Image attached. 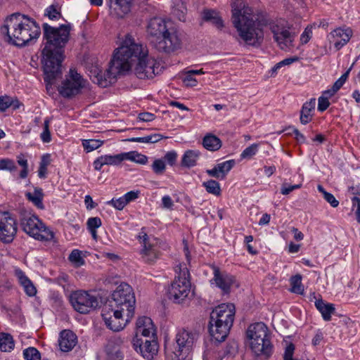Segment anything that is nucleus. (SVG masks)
<instances>
[{
	"instance_id": "7",
	"label": "nucleus",
	"mask_w": 360,
	"mask_h": 360,
	"mask_svg": "<svg viewBox=\"0 0 360 360\" xmlns=\"http://www.w3.org/2000/svg\"><path fill=\"white\" fill-rule=\"evenodd\" d=\"M198 338L195 332L185 328L179 330L175 338L174 349H170L165 345L166 354L172 360H191L190 354Z\"/></svg>"
},
{
	"instance_id": "33",
	"label": "nucleus",
	"mask_w": 360,
	"mask_h": 360,
	"mask_svg": "<svg viewBox=\"0 0 360 360\" xmlns=\"http://www.w3.org/2000/svg\"><path fill=\"white\" fill-rule=\"evenodd\" d=\"M202 146L210 151H216L221 147V141L217 136L209 134L203 138Z\"/></svg>"
},
{
	"instance_id": "62",
	"label": "nucleus",
	"mask_w": 360,
	"mask_h": 360,
	"mask_svg": "<svg viewBox=\"0 0 360 360\" xmlns=\"http://www.w3.org/2000/svg\"><path fill=\"white\" fill-rule=\"evenodd\" d=\"M177 158V153L175 151H169L167 152L165 155V161H166L169 165H174Z\"/></svg>"
},
{
	"instance_id": "15",
	"label": "nucleus",
	"mask_w": 360,
	"mask_h": 360,
	"mask_svg": "<svg viewBox=\"0 0 360 360\" xmlns=\"http://www.w3.org/2000/svg\"><path fill=\"white\" fill-rule=\"evenodd\" d=\"M137 238L141 246L140 255L142 260L147 264H154L160 256L157 245L150 240L144 228L141 229Z\"/></svg>"
},
{
	"instance_id": "16",
	"label": "nucleus",
	"mask_w": 360,
	"mask_h": 360,
	"mask_svg": "<svg viewBox=\"0 0 360 360\" xmlns=\"http://www.w3.org/2000/svg\"><path fill=\"white\" fill-rule=\"evenodd\" d=\"M15 219L8 212H0V241L11 243L17 233Z\"/></svg>"
},
{
	"instance_id": "12",
	"label": "nucleus",
	"mask_w": 360,
	"mask_h": 360,
	"mask_svg": "<svg viewBox=\"0 0 360 360\" xmlns=\"http://www.w3.org/2000/svg\"><path fill=\"white\" fill-rule=\"evenodd\" d=\"M70 302L74 309L80 314H88L99 306L97 297L81 290L71 292Z\"/></svg>"
},
{
	"instance_id": "28",
	"label": "nucleus",
	"mask_w": 360,
	"mask_h": 360,
	"mask_svg": "<svg viewBox=\"0 0 360 360\" xmlns=\"http://www.w3.org/2000/svg\"><path fill=\"white\" fill-rule=\"evenodd\" d=\"M316 105V99L311 98L309 101L305 102L300 110V120L301 124H307L312 120Z\"/></svg>"
},
{
	"instance_id": "29",
	"label": "nucleus",
	"mask_w": 360,
	"mask_h": 360,
	"mask_svg": "<svg viewBox=\"0 0 360 360\" xmlns=\"http://www.w3.org/2000/svg\"><path fill=\"white\" fill-rule=\"evenodd\" d=\"M203 21L211 23L218 29L224 27V22L217 11L213 9H204L201 13Z\"/></svg>"
},
{
	"instance_id": "55",
	"label": "nucleus",
	"mask_w": 360,
	"mask_h": 360,
	"mask_svg": "<svg viewBox=\"0 0 360 360\" xmlns=\"http://www.w3.org/2000/svg\"><path fill=\"white\" fill-rule=\"evenodd\" d=\"M12 105L11 97L8 96H0V112H5Z\"/></svg>"
},
{
	"instance_id": "34",
	"label": "nucleus",
	"mask_w": 360,
	"mask_h": 360,
	"mask_svg": "<svg viewBox=\"0 0 360 360\" xmlns=\"http://www.w3.org/2000/svg\"><path fill=\"white\" fill-rule=\"evenodd\" d=\"M27 199L32 202L33 204L38 208L43 209L44 205L42 202L44 194L43 191L41 188H34L32 193L28 192L26 193Z\"/></svg>"
},
{
	"instance_id": "64",
	"label": "nucleus",
	"mask_w": 360,
	"mask_h": 360,
	"mask_svg": "<svg viewBox=\"0 0 360 360\" xmlns=\"http://www.w3.org/2000/svg\"><path fill=\"white\" fill-rule=\"evenodd\" d=\"M323 198L333 207H337L338 206L339 201L336 200L332 193H326Z\"/></svg>"
},
{
	"instance_id": "37",
	"label": "nucleus",
	"mask_w": 360,
	"mask_h": 360,
	"mask_svg": "<svg viewBox=\"0 0 360 360\" xmlns=\"http://www.w3.org/2000/svg\"><path fill=\"white\" fill-rule=\"evenodd\" d=\"M290 281L291 292L300 295H302L304 293V286L302 284V276L300 274L292 276Z\"/></svg>"
},
{
	"instance_id": "58",
	"label": "nucleus",
	"mask_w": 360,
	"mask_h": 360,
	"mask_svg": "<svg viewBox=\"0 0 360 360\" xmlns=\"http://www.w3.org/2000/svg\"><path fill=\"white\" fill-rule=\"evenodd\" d=\"M312 36V27L307 26L303 33L301 34L300 41L301 43L304 44H307Z\"/></svg>"
},
{
	"instance_id": "30",
	"label": "nucleus",
	"mask_w": 360,
	"mask_h": 360,
	"mask_svg": "<svg viewBox=\"0 0 360 360\" xmlns=\"http://www.w3.org/2000/svg\"><path fill=\"white\" fill-rule=\"evenodd\" d=\"M315 306L321 314L324 321H329L331 319V314L335 312V306L331 303H326L322 299L315 302Z\"/></svg>"
},
{
	"instance_id": "53",
	"label": "nucleus",
	"mask_w": 360,
	"mask_h": 360,
	"mask_svg": "<svg viewBox=\"0 0 360 360\" xmlns=\"http://www.w3.org/2000/svg\"><path fill=\"white\" fill-rule=\"evenodd\" d=\"M152 168L155 174H162L165 169V161L161 159L155 160L153 165Z\"/></svg>"
},
{
	"instance_id": "5",
	"label": "nucleus",
	"mask_w": 360,
	"mask_h": 360,
	"mask_svg": "<svg viewBox=\"0 0 360 360\" xmlns=\"http://www.w3.org/2000/svg\"><path fill=\"white\" fill-rule=\"evenodd\" d=\"M156 330L152 319L147 316L138 319L136 334L132 343L134 349L147 359H151L158 352Z\"/></svg>"
},
{
	"instance_id": "42",
	"label": "nucleus",
	"mask_w": 360,
	"mask_h": 360,
	"mask_svg": "<svg viewBox=\"0 0 360 360\" xmlns=\"http://www.w3.org/2000/svg\"><path fill=\"white\" fill-rule=\"evenodd\" d=\"M45 15L50 20H58L61 18L60 7L58 4H52L45 11Z\"/></svg>"
},
{
	"instance_id": "23",
	"label": "nucleus",
	"mask_w": 360,
	"mask_h": 360,
	"mask_svg": "<svg viewBox=\"0 0 360 360\" xmlns=\"http://www.w3.org/2000/svg\"><path fill=\"white\" fill-rule=\"evenodd\" d=\"M231 326L228 323L220 324L219 323L209 321V333L212 338L217 342H221L226 338Z\"/></svg>"
},
{
	"instance_id": "17",
	"label": "nucleus",
	"mask_w": 360,
	"mask_h": 360,
	"mask_svg": "<svg viewBox=\"0 0 360 360\" xmlns=\"http://www.w3.org/2000/svg\"><path fill=\"white\" fill-rule=\"evenodd\" d=\"M172 25L171 21L160 17L153 18L148 21L146 32L153 46Z\"/></svg>"
},
{
	"instance_id": "19",
	"label": "nucleus",
	"mask_w": 360,
	"mask_h": 360,
	"mask_svg": "<svg viewBox=\"0 0 360 360\" xmlns=\"http://www.w3.org/2000/svg\"><path fill=\"white\" fill-rule=\"evenodd\" d=\"M270 29L274 40L282 50H289L293 46L295 37L288 29L277 24L271 25Z\"/></svg>"
},
{
	"instance_id": "10",
	"label": "nucleus",
	"mask_w": 360,
	"mask_h": 360,
	"mask_svg": "<svg viewBox=\"0 0 360 360\" xmlns=\"http://www.w3.org/2000/svg\"><path fill=\"white\" fill-rule=\"evenodd\" d=\"M20 226L30 236L41 241L51 240L54 234L35 215L24 214L20 219Z\"/></svg>"
},
{
	"instance_id": "11",
	"label": "nucleus",
	"mask_w": 360,
	"mask_h": 360,
	"mask_svg": "<svg viewBox=\"0 0 360 360\" xmlns=\"http://www.w3.org/2000/svg\"><path fill=\"white\" fill-rule=\"evenodd\" d=\"M86 81L75 68H70L58 87L59 94L65 98H72L81 94Z\"/></svg>"
},
{
	"instance_id": "54",
	"label": "nucleus",
	"mask_w": 360,
	"mask_h": 360,
	"mask_svg": "<svg viewBox=\"0 0 360 360\" xmlns=\"http://www.w3.org/2000/svg\"><path fill=\"white\" fill-rule=\"evenodd\" d=\"M123 339L117 335L112 336L108 340L106 345H110L111 343L112 348L120 349L121 345L123 344Z\"/></svg>"
},
{
	"instance_id": "24",
	"label": "nucleus",
	"mask_w": 360,
	"mask_h": 360,
	"mask_svg": "<svg viewBox=\"0 0 360 360\" xmlns=\"http://www.w3.org/2000/svg\"><path fill=\"white\" fill-rule=\"evenodd\" d=\"M124 160V153L117 155H101L94 162V167L96 170L100 171L104 165H118Z\"/></svg>"
},
{
	"instance_id": "3",
	"label": "nucleus",
	"mask_w": 360,
	"mask_h": 360,
	"mask_svg": "<svg viewBox=\"0 0 360 360\" xmlns=\"http://www.w3.org/2000/svg\"><path fill=\"white\" fill-rule=\"evenodd\" d=\"M118 53L121 63H126L127 69L123 73L129 71L133 62L137 61L134 68V73L139 79H152L161 71L160 63L153 58L148 56V51L146 46L137 44L131 36H127L118 48Z\"/></svg>"
},
{
	"instance_id": "50",
	"label": "nucleus",
	"mask_w": 360,
	"mask_h": 360,
	"mask_svg": "<svg viewBox=\"0 0 360 360\" xmlns=\"http://www.w3.org/2000/svg\"><path fill=\"white\" fill-rule=\"evenodd\" d=\"M41 139L44 143H49L51 140L49 131V120L46 119L44 122V131L41 134Z\"/></svg>"
},
{
	"instance_id": "22",
	"label": "nucleus",
	"mask_w": 360,
	"mask_h": 360,
	"mask_svg": "<svg viewBox=\"0 0 360 360\" xmlns=\"http://www.w3.org/2000/svg\"><path fill=\"white\" fill-rule=\"evenodd\" d=\"M250 345L251 350L257 356L264 357L266 359L272 354L273 346L269 337L265 338L264 340L262 338L250 340Z\"/></svg>"
},
{
	"instance_id": "27",
	"label": "nucleus",
	"mask_w": 360,
	"mask_h": 360,
	"mask_svg": "<svg viewBox=\"0 0 360 360\" xmlns=\"http://www.w3.org/2000/svg\"><path fill=\"white\" fill-rule=\"evenodd\" d=\"M77 343V336L70 330H64L60 333L59 346L63 352L72 350Z\"/></svg>"
},
{
	"instance_id": "57",
	"label": "nucleus",
	"mask_w": 360,
	"mask_h": 360,
	"mask_svg": "<svg viewBox=\"0 0 360 360\" xmlns=\"http://www.w3.org/2000/svg\"><path fill=\"white\" fill-rule=\"evenodd\" d=\"M295 351V346L292 343H290L285 347L283 359L284 360H297L293 358V354Z\"/></svg>"
},
{
	"instance_id": "1",
	"label": "nucleus",
	"mask_w": 360,
	"mask_h": 360,
	"mask_svg": "<svg viewBox=\"0 0 360 360\" xmlns=\"http://www.w3.org/2000/svg\"><path fill=\"white\" fill-rule=\"evenodd\" d=\"M43 39L44 47L42 50V59L44 81L52 84L61 75V64L64 59L65 47L69 41L70 25H61L54 27L44 23Z\"/></svg>"
},
{
	"instance_id": "13",
	"label": "nucleus",
	"mask_w": 360,
	"mask_h": 360,
	"mask_svg": "<svg viewBox=\"0 0 360 360\" xmlns=\"http://www.w3.org/2000/svg\"><path fill=\"white\" fill-rule=\"evenodd\" d=\"M124 311L114 307L104 304L102 308L101 316L106 326L112 331L122 330L132 317L125 316Z\"/></svg>"
},
{
	"instance_id": "18",
	"label": "nucleus",
	"mask_w": 360,
	"mask_h": 360,
	"mask_svg": "<svg viewBox=\"0 0 360 360\" xmlns=\"http://www.w3.org/2000/svg\"><path fill=\"white\" fill-rule=\"evenodd\" d=\"M235 306L231 303L221 304L216 307L210 313V320L220 324L228 323L232 326L235 316Z\"/></svg>"
},
{
	"instance_id": "32",
	"label": "nucleus",
	"mask_w": 360,
	"mask_h": 360,
	"mask_svg": "<svg viewBox=\"0 0 360 360\" xmlns=\"http://www.w3.org/2000/svg\"><path fill=\"white\" fill-rule=\"evenodd\" d=\"M19 282L23 287L25 293L30 296L33 297L37 293V289L33 285L32 282L25 275L22 271L17 272Z\"/></svg>"
},
{
	"instance_id": "25",
	"label": "nucleus",
	"mask_w": 360,
	"mask_h": 360,
	"mask_svg": "<svg viewBox=\"0 0 360 360\" xmlns=\"http://www.w3.org/2000/svg\"><path fill=\"white\" fill-rule=\"evenodd\" d=\"M247 335L250 340L262 338L264 340L265 338L269 337L268 328L262 322L251 324L248 327Z\"/></svg>"
},
{
	"instance_id": "60",
	"label": "nucleus",
	"mask_w": 360,
	"mask_h": 360,
	"mask_svg": "<svg viewBox=\"0 0 360 360\" xmlns=\"http://www.w3.org/2000/svg\"><path fill=\"white\" fill-rule=\"evenodd\" d=\"M301 186H302V184H295V185H288V186L286 184H283L281 188V193L283 195H288L292 191L301 188Z\"/></svg>"
},
{
	"instance_id": "4",
	"label": "nucleus",
	"mask_w": 360,
	"mask_h": 360,
	"mask_svg": "<svg viewBox=\"0 0 360 360\" xmlns=\"http://www.w3.org/2000/svg\"><path fill=\"white\" fill-rule=\"evenodd\" d=\"M0 32L5 41L17 46H23L39 38L41 29L32 18L15 13L5 19Z\"/></svg>"
},
{
	"instance_id": "59",
	"label": "nucleus",
	"mask_w": 360,
	"mask_h": 360,
	"mask_svg": "<svg viewBox=\"0 0 360 360\" xmlns=\"http://www.w3.org/2000/svg\"><path fill=\"white\" fill-rule=\"evenodd\" d=\"M330 105L328 97L321 96L318 99V110L320 112L325 111Z\"/></svg>"
},
{
	"instance_id": "49",
	"label": "nucleus",
	"mask_w": 360,
	"mask_h": 360,
	"mask_svg": "<svg viewBox=\"0 0 360 360\" xmlns=\"http://www.w3.org/2000/svg\"><path fill=\"white\" fill-rule=\"evenodd\" d=\"M17 167L14 161L10 159H1L0 160V169L1 170H8L10 172L16 170Z\"/></svg>"
},
{
	"instance_id": "14",
	"label": "nucleus",
	"mask_w": 360,
	"mask_h": 360,
	"mask_svg": "<svg viewBox=\"0 0 360 360\" xmlns=\"http://www.w3.org/2000/svg\"><path fill=\"white\" fill-rule=\"evenodd\" d=\"M181 46V39L177 29L172 25L155 44V48L161 52L171 53Z\"/></svg>"
},
{
	"instance_id": "9",
	"label": "nucleus",
	"mask_w": 360,
	"mask_h": 360,
	"mask_svg": "<svg viewBox=\"0 0 360 360\" xmlns=\"http://www.w3.org/2000/svg\"><path fill=\"white\" fill-rule=\"evenodd\" d=\"M176 269L178 275L175 276L174 281L169 288V297L175 303H182L191 293L190 274L187 267L179 265Z\"/></svg>"
},
{
	"instance_id": "56",
	"label": "nucleus",
	"mask_w": 360,
	"mask_h": 360,
	"mask_svg": "<svg viewBox=\"0 0 360 360\" xmlns=\"http://www.w3.org/2000/svg\"><path fill=\"white\" fill-rule=\"evenodd\" d=\"M193 74L190 72V71H188L186 73V75L183 79V82L184 84L186 86H195L198 84V81L195 79V78L193 77Z\"/></svg>"
},
{
	"instance_id": "41",
	"label": "nucleus",
	"mask_w": 360,
	"mask_h": 360,
	"mask_svg": "<svg viewBox=\"0 0 360 360\" xmlns=\"http://www.w3.org/2000/svg\"><path fill=\"white\" fill-rule=\"evenodd\" d=\"M68 259L75 267H80L85 263L84 259L82 257V251L77 249H75L71 252Z\"/></svg>"
},
{
	"instance_id": "51",
	"label": "nucleus",
	"mask_w": 360,
	"mask_h": 360,
	"mask_svg": "<svg viewBox=\"0 0 360 360\" xmlns=\"http://www.w3.org/2000/svg\"><path fill=\"white\" fill-rule=\"evenodd\" d=\"M108 204L111 205L118 210H122L127 205L123 196L119 198H112L108 202Z\"/></svg>"
},
{
	"instance_id": "44",
	"label": "nucleus",
	"mask_w": 360,
	"mask_h": 360,
	"mask_svg": "<svg viewBox=\"0 0 360 360\" xmlns=\"http://www.w3.org/2000/svg\"><path fill=\"white\" fill-rule=\"evenodd\" d=\"M23 356L25 360H41L40 352L34 347H30L24 349Z\"/></svg>"
},
{
	"instance_id": "21",
	"label": "nucleus",
	"mask_w": 360,
	"mask_h": 360,
	"mask_svg": "<svg viewBox=\"0 0 360 360\" xmlns=\"http://www.w3.org/2000/svg\"><path fill=\"white\" fill-rule=\"evenodd\" d=\"M352 30L350 28H337L328 35V40L333 43L337 51L341 49L350 40Z\"/></svg>"
},
{
	"instance_id": "48",
	"label": "nucleus",
	"mask_w": 360,
	"mask_h": 360,
	"mask_svg": "<svg viewBox=\"0 0 360 360\" xmlns=\"http://www.w3.org/2000/svg\"><path fill=\"white\" fill-rule=\"evenodd\" d=\"M221 356L216 349H207L203 354V360H221Z\"/></svg>"
},
{
	"instance_id": "31",
	"label": "nucleus",
	"mask_w": 360,
	"mask_h": 360,
	"mask_svg": "<svg viewBox=\"0 0 360 360\" xmlns=\"http://www.w3.org/2000/svg\"><path fill=\"white\" fill-rule=\"evenodd\" d=\"M200 155V153L197 150H186L182 156L181 165L188 168L195 166Z\"/></svg>"
},
{
	"instance_id": "38",
	"label": "nucleus",
	"mask_w": 360,
	"mask_h": 360,
	"mask_svg": "<svg viewBox=\"0 0 360 360\" xmlns=\"http://www.w3.org/2000/svg\"><path fill=\"white\" fill-rule=\"evenodd\" d=\"M235 164L236 162L234 160H229L216 165L218 172L221 176V179H224L226 178L227 174L233 167Z\"/></svg>"
},
{
	"instance_id": "40",
	"label": "nucleus",
	"mask_w": 360,
	"mask_h": 360,
	"mask_svg": "<svg viewBox=\"0 0 360 360\" xmlns=\"http://www.w3.org/2000/svg\"><path fill=\"white\" fill-rule=\"evenodd\" d=\"M111 343L105 345V353L110 360H123L124 353L121 349L111 347Z\"/></svg>"
},
{
	"instance_id": "26",
	"label": "nucleus",
	"mask_w": 360,
	"mask_h": 360,
	"mask_svg": "<svg viewBox=\"0 0 360 360\" xmlns=\"http://www.w3.org/2000/svg\"><path fill=\"white\" fill-rule=\"evenodd\" d=\"M131 0H110L112 14L117 18H123L131 9Z\"/></svg>"
},
{
	"instance_id": "46",
	"label": "nucleus",
	"mask_w": 360,
	"mask_h": 360,
	"mask_svg": "<svg viewBox=\"0 0 360 360\" xmlns=\"http://www.w3.org/2000/svg\"><path fill=\"white\" fill-rule=\"evenodd\" d=\"M18 163L20 166L22 167V169L20 172V177L21 179H25L27 177L28 174V163L27 160L25 158L24 155H21L18 157Z\"/></svg>"
},
{
	"instance_id": "36",
	"label": "nucleus",
	"mask_w": 360,
	"mask_h": 360,
	"mask_svg": "<svg viewBox=\"0 0 360 360\" xmlns=\"http://www.w3.org/2000/svg\"><path fill=\"white\" fill-rule=\"evenodd\" d=\"M202 186L205 188L208 193L216 196L221 195V187L219 182L215 180L210 179L202 183Z\"/></svg>"
},
{
	"instance_id": "39",
	"label": "nucleus",
	"mask_w": 360,
	"mask_h": 360,
	"mask_svg": "<svg viewBox=\"0 0 360 360\" xmlns=\"http://www.w3.org/2000/svg\"><path fill=\"white\" fill-rule=\"evenodd\" d=\"M124 160H129L136 163L145 165L148 161V158L145 155L139 153L136 151H131L129 153H124Z\"/></svg>"
},
{
	"instance_id": "35",
	"label": "nucleus",
	"mask_w": 360,
	"mask_h": 360,
	"mask_svg": "<svg viewBox=\"0 0 360 360\" xmlns=\"http://www.w3.org/2000/svg\"><path fill=\"white\" fill-rule=\"evenodd\" d=\"M15 347V342L11 335L1 333L0 334V350L4 352H11Z\"/></svg>"
},
{
	"instance_id": "52",
	"label": "nucleus",
	"mask_w": 360,
	"mask_h": 360,
	"mask_svg": "<svg viewBox=\"0 0 360 360\" xmlns=\"http://www.w3.org/2000/svg\"><path fill=\"white\" fill-rule=\"evenodd\" d=\"M102 224L101 219L98 217H90L88 219L86 225L88 230H96Z\"/></svg>"
},
{
	"instance_id": "2",
	"label": "nucleus",
	"mask_w": 360,
	"mask_h": 360,
	"mask_svg": "<svg viewBox=\"0 0 360 360\" xmlns=\"http://www.w3.org/2000/svg\"><path fill=\"white\" fill-rule=\"evenodd\" d=\"M232 22L238 34V42L245 46L259 47L264 40V20L254 19L253 10L244 0L232 4Z\"/></svg>"
},
{
	"instance_id": "43",
	"label": "nucleus",
	"mask_w": 360,
	"mask_h": 360,
	"mask_svg": "<svg viewBox=\"0 0 360 360\" xmlns=\"http://www.w3.org/2000/svg\"><path fill=\"white\" fill-rule=\"evenodd\" d=\"M186 12H187L186 6L183 2H181V4H178L173 8L172 14L179 20L184 22L186 20Z\"/></svg>"
},
{
	"instance_id": "61",
	"label": "nucleus",
	"mask_w": 360,
	"mask_h": 360,
	"mask_svg": "<svg viewBox=\"0 0 360 360\" xmlns=\"http://www.w3.org/2000/svg\"><path fill=\"white\" fill-rule=\"evenodd\" d=\"M162 207L165 209L173 210L174 202L169 195H164L162 198Z\"/></svg>"
},
{
	"instance_id": "63",
	"label": "nucleus",
	"mask_w": 360,
	"mask_h": 360,
	"mask_svg": "<svg viewBox=\"0 0 360 360\" xmlns=\"http://www.w3.org/2000/svg\"><path fill=\"white\" fill-rule=\"evenodd\" d=\"M155 118V115L154 114L148 112H141L138 115V119L142 122H151Z\"/></svg>"
},
{
	"instance_id": "20",
	"label": "nucleus",
	"mask_w": 360,
	"mask_h": 360,
	"mask_svg": "<svg viewBox=\"0 0 360 360\" xmlns=\"http://www.w3.org/2000/svg\"><path fill=\"white\" fill-rule=\"evenodd\" d=\"M211 267L214 274L211 281H214L216 286L220 288L224 294H229L235 281L234 277L225 271H221L219 268L214 264Z\"/></svg>"
},
{
	"instance_id": "45",
	"label": "nucleus",
	"mask_w": 360,
	"mask_h": 360,
	"mask_svg": "<svg viewBox=\"0 0 360 360\" xmlns=\"http://www.w3.org/2000/svg\"><path fill=\"white\" fill-rule=\"evenodd\" d=\"M103 144V141L96 139L84 140L82 145L87 152H91L98 148Z\"/></svg>"
},
{
	"instance_id": "47",
	"label": "nucleus",
	"mask_w": 360,
	"mask_h": 360,
	"mask_svg": "<svg viewBox=\"0 0 360 360\" xmlns=\"http://www.w3.org/2000/svg\"><path fill=\"white\" fill-rule=\"evenodd\" d=\"M259 145L253 143L247 147L241 153L240 157L245 159H250L258 151Z\"/></svg>"
},
{
	"instance_id": "8",
	"label": "nucleus",
	"mask_w": 360,
	"mask_h": 360,
	"mask_svg": "<svg viewBox=\"0 0 360 360\" xmlns=\"http://www.w3.org/2000/svg\"><path fill=\"white\" fill-rule=\"evenodd\" d=\"M135 303V296L131 287L126 283H122L105 304L126 312L125 316L133 317Z\"/></svg>"
},
{
	"instance_id": "6",
	"label": "nucleus",
	"mask_w": 360,
	"mask_h": 360,
	"mask_svg": "<svg viewBox=\"0 0 360 360\" xmlns=\"http://www.w3.org/2000/svg\"><path fill=\"white\" fill-rule=\"evenodd\" d=\"M127 68L128 65L126 63L120 62L118 49H117L109 63V68L104 72L98 65H91L89 67V75L94 83L105 88L115 83L117 77L123 74V70Z\"/></svg>"
}]
</instances>
